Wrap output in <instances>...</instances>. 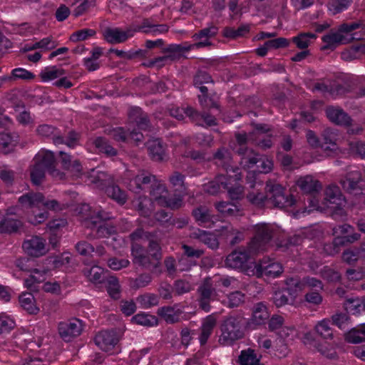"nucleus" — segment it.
I'll use <instances>...</instances> for the list:
<instances>
[{"label":"nucleus","instance_id":"obj_1","mask_svg":"<svg viewBox=\"0 0 365 365\" xmlns=\"http://www.w3.org/2000/svg\"><path fill=\"white\" fill-rule=\"evenodd\" d=\"M267 194L264 195L258 189L248 193L247 197L254 205L262 206L265 202L289 212L294 219L305 217L311 211L321 212L329 210L336 220L342 219L345 215L344 207L346 201L339 188L336 185H329L325 190V197L322 203L313 197L309 200V208L302 207V201L296 200L292 195H285L284 188L279 184L267 183Z\"/></svg>","mask_w":365,"mask_h":365},{"label":"nucleus","instance_id":"obj_2","mask_svg":"<svg viewBox=\"0 0 365 365\" xmlns=\"http://www.w3.org/2000/svg\"><path fill=\"white\" fill-rule=\"evenodd\" d=\"M150 185V196L148 198L139 196L133 200V206L136 209L143 222L142 226L154 227L163 225L170 219L169 214L164 211L157 212L154 217H151L155 205L171 209H178L182 205V196L180 194H170L165 182L155 175L140 172L131 179L128 188L135 193L145 190Z\"/></svg>","mask_w":365,"mask_h":365},{"label":"nucleus","instance_id":"obj_3","mask_svg":"<svg viewBox=\"0 0 365 365\" xmlns=\"http://www.w3.org/2000/svg\"><path fill=\"white\" fill-rule=\"evenodd\" d=\"M217 160V164L225 167L226 175H219L214 180L204 185V190L212 195L220 191L221 188L227 190L228 195L232 200H240L244 196V189L240 183L242 173L240 168H230L226 165L230 160V153L225 149H221L215 155Z\"/></svg>","mask_w":365,"mask_h":365},{"label":"nucleus","instance_id":"obj_4","mask_svg":"<svg viewBox=\"0 0 365 365\" xmlns=\"http://www.w3.org/2000/svg\"><path fill=\"white\" fill-rule=\"evenodd\" d=\"M145 237L149 242L147 251L138 244L132 246L133 262L145 269L156 271L160 267L163 256L159 240L151 233L145 234Z\"/></svg>","mask_w":365,"mask_h":365},{"label":"nucleus","instance_id":"obj_5","mask_svg":"<svg viewBox=\"0 0 365 365\" xmlns=\"http://www.w3.org/2000/svg\"><path fill=\"white\" fill-rule=\"evenodd\" d=\"M361 23L344 24L336 30H331L322 37L324 49H334L341 44H346L352 40L365 39V31L354 32L361 28Z\"/></svg>","mask_w":365,"mask_h":365},{"label":"nucleus","instance_id":"obj_6","mask_svg":"<svg viewBox=\"0 0 365 365\" xmlns=\"http://www.w3.org/2000/svg\"><path fill=\"white\" fill-rule=\"evenodd\" d=\"M239 154L242 155L241 165L244 168L253 169L252 173L250 172L247 176V182L250 187L260 185L259 182H257V178L254 172L255 167L257 168V171L262 173H267L272 170L273 163L267 157L257 158V155L254 153L252 150H245L241 148L238 151Z\"/></svg>","mask_w":365,"mask_h":365},{"label":"nucleus","instance_id":"obj_7","mask_svg":"<svg viewBox=\"0 0 365 365\" xmlns=\"http://www.w3.org/2000/svg\"><path fill=\"white\" fill-rule=\"evenodd\" d=\"M245 324V318L240 314H232L224 317L220 326L221 334L219 343L224 346L231 345L242 339L244 336Z\"/></svg>","mask_w":365,"mask_h":365},{"label":"nucleus","instance_id":"obj_8","mask_svg":"<svg viewBox=\"0 0 365 365\" xmlns=\"http://www.w3.org/2000/svg\"><path fill=\"white\" fill-rule=\"evenodd\" d=\"M54 160L55 157L53 153L47 150H41L36 155L31 170V178L34 184L38 185L41 182L46 170L56 179L63 178V173L53 169Z\"/></svg>","mask_w":365,"mask_h":365},{"label":"nucleus","instance_id":"obj_9","mask_svg":"<svg viewBox=\"0 0 365 365\" xmlns=\"http://www.w3.org/2000/svg\"><path fill=\"white\" fill-rule=\"evenodd\" d=\"M197 302L200 309L205 312L211 310V302L216 300L217 292L211 278L207 277L197 289Z\"/></svg>","mask_w":365,"mask_h":365},{"label":"nucleus","instance_id":"obj_10","mask_svg":"<svg viewBox=\"0 0 365 365\" xmlns=\"http://www.w3.org/2000/svg\"><path fill=\"white\" fill-rule=\"evenodd\" d=\"M269 130V128L266 125H257L252 133L237 135V141L241 146L250 142L257 144L262 148H270L272 144L271 139L265 138L264 135Z\"/></svg>","mask_w":365,"mask_h":365},{"label":"nucleus","instance_id":"obj_11","mask_svg":"<svg viewBox=\"0 0 365 365\" xmlns=\"http://www.w3.org/2000/svg\"><path fill=\"white\" fill-rule=\"evenodd\" d=\"M274 237L273 230H258L247 246V251L251 255L264 252L271 245Z\"/></svg>","mask_w":365,"mask_h":365},{"label":"nucleus","instance_id":"obj_12","mask_svg":"<svg viewBox=\"0 0 365 365\" xmlns=\"http://www.w3.org/2000/svg\"><path fill=\"white\" fill-rule=\"evenodd\" d=\"M361 234L359 232H349V230H340V234L334 237L331 244H327L324 247V252L328 255L334 256L340 251V247L359 240Z\"/></svg>","mask_w":365,"mask_h":365},{"label":"nucleus","instance_id":"obj_13","mask_svg":"<svg viewBox=\"0 0 365 365\" xmlns=\"http://www.w3.org/2000/svg\"><path fill=\"white\" fill-rule=\"evenodd\" d=\"M282 272V264L270 259H263L255 263L252 270V274L257 277L266 276L272 278L278 277Z\"/></svg>","mask_w":365,"mask_h":365},{"label":"nucleus","instance_id":"obj_14","mask_svg":"<svg viewBox=\"0 0 365 365\" xmlns=\"http://www.w3.org/2000/svg\"><path fill=\"white\" fill-rule=\"evenodd\" d=\"M20 203L25 207H29L33 209L43 207L48 210H57L59 205L57 201L45 200L41 193H30L21 196L19 198Z\"/></svg>","mask_w":365,"mask_h":365},{"label":"nucleus","instance_id":"obj_15","mask_svg":"<svg viewBox=\"0 0 365 365\" xmlns=\"http://www.w3.org/2000/svg\"><path fill=\"white\" fill-rule=\"evenodd\" d=\"M83 330L82 322L73 318L68 321L61 322L58 325L60 337L66 342L79 336Z\"/></svg>","mask_w":365,"mask_h":365},{"label":"nucleus","instance_id":"obj_16","mask_svg":"<svg viewBox=\"0 0 365 365\" xmlns=\"http://www.w3.org/2000/svg\"><path fill=\"white\" fill-rule=\"evenodd\" d=\"M22 248L29 256L36 258L46 255L49 251L46 240L38 236H33L24 240Z\"/></svg>","mask_w":365,"mask_h":365},{"label":"nucleus","instance_id":"obj_17","mask_svg":"<svg viewBox=\"0 0 365 365\" xmlns=\"http://www.w3.org/2000/svg\"><path fill=\"white\" fill-rule=\"evenodd\" d=\"M137 32L135 27H128L125 29L120 28H108L103 31L105 40L112 44H117L125 42L133 37Z\"/></svg>","mask_w":365,"mask_h":365},{"label":"nucleus","instance_id":"obj_18","mask_svg":"<svg viewBox=\"0 0 365 365\" xmlns=\"http://www.w3.org/2000/svg\"><path fill=\"white\" fill-rule=\"evenodd\" d=\"M95 344L104 351H112L119 341V336L114 330H103L94 338Z\"/></svg>","mask_w":365,"mask_h":365},{"label":"nucleus","instance_id":"obj_19","mask_svg":"<svg viewBox=\"0 0 365 365\" xmlns=\"http://www.w3.org/2000/svg\"><path fill=\"white\" fill-rule=\"evenodd\" d=\"M78 213L93 224L96 228H103L102 222L109 218L107 213L103 211H92L89 205L82 204L78 209Z\"/></svg>","mask_w":365,"mask_h":365},{"label":"nucleus","instance_id":"obj_20","mask_svg":"<svg viewBox=\"0 0 365 365\" xmlns=\"http://www.w3.org/2000/svg\"><path fill=\"white\" fill-rule=\"evenodd\" d=\"M251 256L245 250L233 251L227 257L225 264L233 269H243Z\"/></svg>","mask_w":365,"mask_h":365},{"label":"nucleus","instance_id":"obj_21","mask_svg":"<svg viewBox=\"0 0 365 365\" xmlns=\"http://www.w3.org/2000/svg\"><path fill=\"white\" fill-rule=\"evenodd\" d=\"M216 324L217 319L213 314H210L204 319L200 328L201 332L199 336V341L201 346H204L207 343Z\"/></svg>","mask_w":365,"mask_h":365},{"label":"nucleus","instance_id":"obj_22","mask_svg":"<svg viewBox=\"0 0 365 365\" xmlns=\"http://www.w3.org/2000/svg\"><path fill=\"white\" fill-rule=\"evenodd\" d=\"M269 317L266 305L263 302L255 304L252 309V317L250 324L262 325L264 324Z\"/></svg>","mask_w":365,"mask_h":365},{"label":"nucleus","instance_id":"obj_23","mask_svg":"<svg viewBox=\"0 0 365 365\" xmlns=\"http://www.w3.org/2000/svg\"><path fill=\"white\" fill-rule=\"evenodd\" d=\"M326 113L328 118L336 124L348 125L350 123L351 120L349 116L339 108L333 106L328 107Z\"/></svg>","mask_w":365,"mask_h":365},{"label":"nucleus","instance_id":"obj_24","mask_svg":"<svg viewBox=\"0 0 365 365\" xmlns=\"http://www.w3.org/2000/svg\"><path fill=\"white\" fill-rule=\"evenodd\" d=\"M193 237L199 240L211 249L218 247L219 242L217 235L215 232L197 230V232L192 234Z\"/></svg>","mask_w":365,"mask_h":365},{"label":"nucleus","instance_id":"obj_25","mask_svg":"<svg viewBox=\"0 0 365 365\" xmlns=\"http://www.w3.org/2000/svg\"><path fill=\"white\" fill-rule=\"evenodd\" d=\"M157 314L167 323L175 324L180 321V317L182 312L180 309H175V307L165 306L159 308Z\"/></svg>","mask_w":365,"mask_h":365},{"label":"nucleus","instance_id":"obj_26","mask_svg":"<svg viewBox=\"0 0 365 365\" xmlns=\"http://www.w3.org/2000/svg\"><path fill=\"white\" fill-rule=\"evenodd\" d=\"M296 184L303 192L307 193L317 192L322 188L320 182L310 175L300 177Z\"/></svg>","mask_w":365,"mask_h":365},{"label":"nucleus","instance_id":"obj_27","mask_svg":"<svg viewBox=\"0 0 365 365\" xmlns=\"http://www.w3.org/2000/svg\"><path fill=\"white\" fill-rule=\"evenodd\" d=\"M216 33L217 29L215 27H211L203 29L200 31L199 34L195 36V38L199 41L194 44H191L189 45V46L187 47H185L184 48L185 50H191L195 48L206 46L210 44V37L215 36Z\"/></svg>","mask_w":365,"mask_h":365},{"label":"nucleus","instance_id":"obj_28","mask_svg":"<svg viewBox=\"0 0 365 365\" xmlns=\"http://www.w3.org/2000/svg\"><path fill=\"white\" fill-rule=\"evenodd\" d=\"M344 339L350 344H359L365 341V324H360L344 334Z\"/></svg>","mask_w":365,"mask_h":365},{"label":"nucleus","instance_id":"obj_29","mask_svg":"<svg viewBox=\"0 0 365 365\" xmlns=\"http://www.w3.org/2000/svg\"><path fill=\"white\" fill-rule=\"evenodd\" d=\"M360 180V173L358 171V170L354 169L350 170L344 177V178L341 180L340 182L344 190L349 192H351L356 188Z\"/></svg>","mask_w":365,"mask_h":365},{"label":"nucleus","instance_id":"obj_30","mask_svg":"<svg viewBox=\"0 0 365 365\" xmlns=\"http://www.w3.org/2000/svg\"><path fill=\"white\" fill-rule=\"evenodd\" d=\"M148 149L151 158L154 160H164L167 158L165 148L158 139L150 140L148 143Z\"/></svg>","mask_w":365,"mask_h":365},{"label":"nucleus","instance_id":"obj_31","mask_svg":"<svg viewBox=\"0 0 365 365\" xmlns=\"http://www.w3.org/2000/svg\"><path fill=\"white\" fill-rule=\"evenodd\" d=\"M365 56V44L360 43L344 50L341 53V58L346 61L358 59Z\"/></svg>","mask_w":365,"mask_h":365},{"label":"nucleus","instance_id":"obj_32","mask_svg":"<svg viewBox=\"0 0 365 365\" xmlns=\"http://www.w3.org/2000/svg\"><path fill=\"white\" fill-rule=\"evenodd\" d=\"M192 215L195 220L201 223L212 222L214 223L217 218L211 215L209 208L205 205H200L192 210Z\"/></svg>","mask_w":365,"mask_h":365},{"label":"nucleus","instance_id":"obj_33","mask_svg":"<svg viewBox=\"0 0 365 365\" xmlns=\"http://www.w3.org/2000/svg\"><path fill=\"white\" fill-rule=\"evenodd\" d=\"M21 306L30 314H37L39 312L38 307L35 305L34 297L31 293L25 292L19 296Z\"/></svg>","mask_w":365,"mask_h":365},{"label":"nucleus","instance_id":"obj_34","mask_svg":"<svg viewBox=\"0 0 365 365\" xmlns=\"http://www.w3.org/2000/svg\"><path fill=\"white\" fill-rule=\"evenodd\" d=\"M137 31L150 34L153 35H158L165 33L168 30V27L165 24H152L148 21H145L139 26H136Z\"/></svg>","mask_w":365,"mask_h":365},{"label":"nucleus","instance_id":"obj_35","mask_svg":"<svg viewBox=\"0 0 365 365\" xmlns=\"http://www.w3.org/2000/svg\"><path fill=\"white\" fill-rule=\"evenodd\" d=\"M219 212L225 216H237L241 214L240 209L235 204L227 202H220L215 205Z\"/></svg>","mask_w":365,"mask_h":365},{"label":"nucleus","instance_id":"obj_36","mask_svg":"<svg viewBox=\"0 0 365 365\" xmlns=\"http://www.w3.org/2000/svg\"><path fill=\"white\" fill-rule=\"evenodd\" d=\"M137 302L143 309H149L159 304V297L153 293H145L138 296Z\"/></svg>","mask_w":365,"mask_h":365},{"label":"nucleus","instance_id":"obj_37","mask_svg":"<svg viewBox=\"0 0 365 365\" xmlns=\"http://www.w3.org/2000/svg\"><path fill=\"white\" fill-rule=\"evenodd\" d=\"M315 331L324 339L331 340L333 339V331L330 327V321L329 319H323L318 322L315 326Z\"/></svg>","mask_w":365,"mask_h":365},{"label":"nucleus","instance_id":"obj_38","mask_svg":"<svg viewBox=\"0 0 365 365\" xmlns=\"http://www.w3.org/2000/svg\"><path fill=\"white\" fill-rule=\"evenodd\" d=\"M132 321L137 324L148 327L158 324V319L155 316L145 313H139L135 315L133 317Z\"/></svg>","mask_w":365,"mask_h":365},{"label":"nucleus","instance_id":"obj_39","mask_svg":"<svg viewBox=\"0 0 365 365\" xmlns=\"http://www.w3.org/2000/svg\"><path fill=\"white\" fill-rule=\"evenodd\" d=\"M15 265L21 271L23 272H31L35 274H45V272H41L38 269L34 268V261L32 259L27 257L17 259L15 261Z\"/></svg>","mask_w":365,"mask_h":365},{"label":"nucleus","instance_id":"obj_40","mask_svg":"<svg viewBox=\"0 0 365 365\" xmlns=\"http://www.w3.org/2000/svg\"><path fill=\"white\" fill-rule=\"evenodd\" d=\"M239 362L240 365H261L255 351L250 349L241 351Z\"/></svg>","mask_w":365,"mask_h":365},{"label":"nucleus","instance_id":"obj_41","mask_svg":"<svg viewBox=\"0 0 365 365\" xmlns=\"http://www.w3.org/2000/svg\"><path fill=\"white\" fill-rule=\"evenodd\" d=\"M153 277L150 274L143 273L136 278L129 279V286L133 289H138L149 285Z\"/></svg>","mask_w":365,"mask_h":365},{"label":"nucleus","instance_id":"obj_42","mask_svg":"<svg viewBox=\"0 0 365 365\" xmlns=\"http://www.w3.org/2000/svg\"><path fill=\"white\" fill-rule=\"evenodd\" d=\"M317 38L313 33H301L297 36L292 38V41L295 43L299 48L304 49L309 46L311 42Z\"/></svg>","mask_w":365,"mask_h":365},{"label":"nucleus","instance_id":"obj_43","mask_svg":"<svg viewBox=\"0 0 365 365\" xmlns=\"http://www.w3.org/2000/svg\"><path fill=\"white\" fill-rule=\"evenodd\" d=\"M245 301V295L240 291H235L227 295V299L224 304L229 308H235L244 304Z\"/></svg>","mask_w":365,"mask_h":365},{"label":"nucleus","instance_id":"obj_44","mask_svg":"<svg viewBox=\"0 0 365 365\" xmlns=\"http://www.w3.org/2000/svg\"><path fill=\"white\" fill-rule=\"evenodd\" d=\"M84 275L89 281L93 283H101L103 282V269L98 266H94L90 269L86 268L83 270Z\"/></svg>","mask_w":365,"mask_h":365},{"label":"nucleus","instance_id":"obj_45","mask_svg":"<svg viewBox=\"0 0 365 365\" xmlns=\"http://www.w3.org/2000/svg\"><path fill=\"white\" fill-rule=\"evenodd\" d=\"M59 155L62 160L63 166L66 169H71V172H73L74 175L78 177L81 172V165L79 163L74 160L71 163L70 155H67L66 153L60 152Z\"/></svg>","mask_w":365,"mask_h":365},{"label":"nucleus","instance_id":"obj_46","mask_svg":"<svg viewBox=\"0 0 365 365\" xmlns=\"http://www.w3.org/2000/svg\"><path fill=\"white\" fill-rule=\"evenodd\" d=\"M120 284L116 277L110 276L107 280V291L109 295L115 299L120 298Z\"/></svg>","mask_w":365,"mask_h":365},{"label":"nucleus","instance_id":"obj_47","mask_svg":"<svg viewBox=\"0 0 365 365\" xmlns=\"http://www.w3.org/2000/svg\"><path fill=\"white\" fill-rule=\"evenodd\" d=\"M107 194L118 204L123 205L127 200L126 194L118 186H112L107 188Z\"/></svg>","mask_w":365,"mask_h":365},{"label":"nucleus","instance_id":"obj_48","mask_svg":"<svg viewBox=\"0 0 365 365\" xmlns=\"http://www.w3.org/2000/svg\"><path fill=\"white\" fill-rule=\"evenodd\" d=\"M61 75L62 71L56 66L47 67L41 72V78L44 82L54 80Z\"/></svg>","mask_w":365,"mask_h":365},{"label":"nucleus","instance_id":"obj_49","mask_svg":"<svg viewBox=\"0 0 365 365\" xmlns=\"http://www.w3.org/2000/svg\"><path fill=\"white\" fill-rule=\"evenodd\" d=\"M57 45V42L52 37H46L34 43L29 49L41 48L48 51L55 48Z\"/></svg>","mask_w":365,"mask_h":365},{"label":"nucleus","instance_id":"obj_50","mask_svg":"<svg viewBox=\"0 0 365 365\" xmlns=\"http://www.w3.org/2000/svg\"><path fill=\"white\" fill-rule=\"evenodd\" d=\"M351 0H329L328 8L333 14H336L347 9Z\"/></svg>","mask_w":365,"mask_h":365},{"label":"nucleus","instance_id":"obj_51","mask_svg":"<svg viewBox=\"0 0 365 365\" xmlns=\"http://www.w3.org/2000/svg\"><path fill=\"white\" fill-rule=\"evenodd\" d=\"M365 306L362 304L361 301L356 299H347L345 303L346 309L351 312L353 314L361 312L364 310Z\"/></svg>","mask_w":365,"mask_h":365},{"label":"nucleus","instance_id":"obj_52","mask_svg":"<svg viewBox=\"0 0 365 365\" xmlns=\"http://www.w3.org/2000/svg\"><path fill=\"white\" fill-rule=\"evenodd\" d=\"M170 114L178 120H182L185 115L194 118L195 112L192 108H187L186 109L173 108L170 110Z\"/></svg>","mask_w":365,"mask_h":365},{"label":"nucleus","instance_id":"obj_53","mask_svg":"<svg viewBox=\"0 0 365 365\" xmlns=\"http://www.w3.org/2000/svg\"><path fill=\"white\" fill-rule=\"evenodd\" d=\"M303 288L307 287L312 290L322 291L324 284L320 279L315 277H305L302 279Z\"/></svg>","mask_w":365,"mask_h":365},{"label":"nucleus","instance_id":"obj_54","mask_svg":"<svg viewBox=\"0 0 365 365\" xmlns=\"http://www.w3.org/2000/svg\"><path fill=\"white\" fill-rule=\"evenodd\" d=\"M321 273L322 277L329 282H339L341 279V275L338 271L327 267H324Z\"/></svg>","mask_w":365,"mask_h":365},{"label":"nucleus","instance_id":"obj_55","mask_svg":"<svg viewBox=\"0 0 365 365\" xmlns=\"http://www.w3.org/2000/svg\"><path fill=\"white\" fill-rule=\"evenodd\" d=\"M16 326L15 322L5 315L0 316V334L9 333Z\"/></svg>","mask_w":365,"mask_h":365},{"label":"nucleus","instance_id":"obj_56","mask_svg":"<svg viewBox=\"0 0 365 365\" xmlns=\"http://www.w3.org/2000/svg\"><path fill=\"white\" fill-rule=\"evenodd\" d=\"M174 293L177 295H181L189 292L192 289L191 284L183 279L175 281L173 284Z\"/></svg>","mask_w":365,"mask_h":365},{"label":"nucleus","instance_id":"obj_57","mask_svg":"<svg viewBox=\"0 0 365 365\" xmlns=\"http://www.w3.org/2000/svg\"><path fill=\"white\" fill-rule=\"evenodd\" d=\"M159 296L163 299L169 300L173 298V287L168 282H163L158 289Z\"/></svg>","mask_w":365,"mask_h":365},{"label":"nucleus","instance_id":"obj_58","mask_svg":"<svg viewBox=\"0 0 365 365\" xmlns=\"http://www.w3.org/2000/svg\"><path fill=\"white\" fill-rule=\"evenodd\" d=\"M341 258L343 262L350 265L355 264L359 259H361L359 255H358V250L356 248L354 250L349 249L344 250L342 253Z\"/></svg>","mask_w":365,"mask_h":365},{"label":"nucleus","instance_id":"obj_59","mask_svg":"<svg viewBox=\"0 0 365 365\" xmlns=\"http://www.w3.org/2000/svg\"><path fill=\"white\" fill-rule=\"evenodd\" d=\"M289 294L288 292L284 290L275 292L272 297L273 303L277 307H280L288 304Z\"/></svg>","mask_w":365,"mask_h":365},{"label":"nucleus","instance_id":"obj_60","mask_svg":"<svg viewBox=\"0 0 365 365\" xmlns=\"http://www.w3.org/2000/svg\"><path fill=\"white\" fill-rule=\"evenodd\" d=\"M21 226L20 221L13 216L8 215L6 217L0 216V228H19Z\"/></svg>","mask_w":365,"mask_h":365},{"label":"nucleus","instance_id":"obj_61","mask_svg":"<svg viewBox=\"0 0 365 365\" xmlns=\"http://www.w3.org/2000/svg\"><path fill=\"white\" fill-rule=\"evenodd\" d=\"M96 147L101 151L106 153L108 155H115L116 150L111 147L103 138H98L96 140Z\"/></svg>","mask_w":365,"mask_h":365},{"label":"nucleus","instance_id":"obj_62","mask_svg":"<svg viewBox=\"0 0 365 365\" xmlns=\"http://www.w3.org/2000/svg\"><path fill=\"white\" fill-rule=\"evenodd\" d=\"M320 291L311 290L304 295V299L307 302L314 304L319 305L323 300Z\"/></svg>","mask_w":365,"mask_h":365},{"label":"nucleus","instance_id":"obj_63","mask_svg":"<svg viewBox=\"0 0 365 365\" xmlns=\"http://www.w3.org/2000/svg\"><path fill=\"white\" fill-rule=\"evenodd\" d=\"M130 264L128 259H118L113 257L108 259V265L113 270H119L123 267H127Z\"/></svg>","mask_w":365,"mask_h":365},{"label":"nucleus","instance_id":"obj_64","mask_svg":"<svg viewBox=\"0 0 365 365\" xmlns=\"http://www.w3.org/2000/svg\"><path fill=\"white\" fill-rule=\"evenodd\" d=\"M207 350L203 347L198 350L192 358L187 359L185 365H197L201 364L202 359L206 356Z\"/></svg>","mask_w":365,"mask_h":365}]
</instances>
